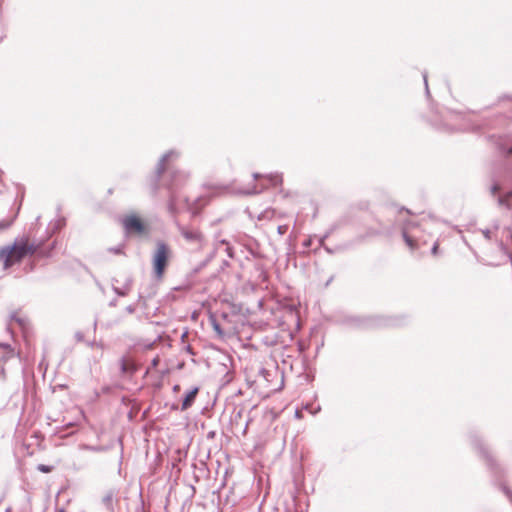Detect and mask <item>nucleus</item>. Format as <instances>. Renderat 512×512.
Returning a JSON list of instances; mask_svg holds the SVG:
<instances>
[{
  "mask_svg": "<svg viewBox=\"0 0 512 512\" xmlns=\"http://www.w3.org/2000/svg\"><path fill=\"white\" fill-rule=\"evenodd\" d=\"M129 369H130V372H132V370H134L135 367L130 363Z\"/></svg>",
  "mask_w": 512,
  "mask_h": 512,
  "instance_id": "obj_23",
  "label": "nucleus"
},
{
  "mask_svg": "<svg viewBox=\"0 0 512 512\" xmlns=\"http://www.w3.org/2000/svg\"><path fill=\"white\" fill-rule=\"evenodd\" d=\"M501 228V221L497 220L494 222L493 227L483 229L482 234L487 240H495L498 244V249L501 254V258L504 262L511 260V256L507 250L505 241L512 239V226H504Z\"/></svg>",
  "mask_w": 512,
  "mask_h": 512,
  "instance_id": "obj_3",
  "label": "nucleus"
},
{
  "mask_svg": "<svg viewBox=\"0 0 512 512\" xmlns=\"http://www.w3.org/2000/svg\"><path fill=\"white\" fill-rule=\"evenodd\" d=\"M266 187H267L266 185L261 184L260 188H257V186H253L252 189L243 190L242 193H244V194H256V193H260Z\"/></svg>",
  "mask_w": 512,
  "mask_h": 512,
  "instance_id": "obj_15",
  "label": "nucleus"
},
{
  "mask_svg": "<svg viewBox=\"0 0 512 512\" xmlns=\"http://www.w3.org/2000/svg\"><path fill=\"white\" fill-rule=\"evenodd\" d=\"M178 231L187 243L201 248L205 243V237L199 228L176 223Z\"/></svg>",
  "mask_w": 512,
  "mask_h": 512,
  "instance_id": "obj_6",
  "label": "nucleus"
},
{
  "mask_svg": "<svg viewBox=\"0 0 512 512\" xmlns=\"http://www.w3.org/2000/svg\"><path fill=\"white\" fill-rule=\"evenodd\" d=\"M439 244L438 242H435L432 247V254L436 255L438 251Z\"/></svg>",
  "mask_w": 512,
  "mask_h": 512,
  "instance_id": "obj_20",
  "label": "nucleus"
},
{
  "mask_svg": "<svg viewBox=\"0 0 512 512\" xmlns=\"http://www.w3.org/2000/svg\"><path fill=\"white\" fill-rule=\"evenodd\" d=\"M172 256L171 247L164 241H157L151 256L152 274L156 281H162Z\"/></svg>",
  "mask_w": 512,
  "mask_h": 512,
  "instance_id": "obj_2",
  "label": "nucleus"
},
{
  "mask_svg": "<svg viewBox=\"0 0 512 512\" xmlns=\"http://www.w3.org/2000/svg\"><path fill=\"white\" fill-rule=\"evenodd\" d=\"M12 224V220L0 222V229H6Z\"/></svg>",
  "mask_w": 512,
  "mask_h": 512,
  "instance_id": "obj_17",
  "label": "nucleus"
},
{
  "mask_svg": "<svg viewBox=\"0 0 512 512\" xmlns=\"http://www.w3.org/2000/svg\"><path fill=\"white\" fill-rule=\"evenodd\" d=\"M198 391H199V388L194 387L190 391L187 392V394L185 395V397L183 399L182 405H181V409L183 411L187 410L188 408H190L193 405V403L196 399V396L198 394Z\"/></svg>",
  "mask_w": 512,
  "mask_h": 512,
  "instance_id": "obj_12",
  "label": "nucleus"
},
{
  "mask_svg": "<svg viewBox=\"0 0 512 512\" xmlns=\"http://www.w3.org/2000/svg\"><path fill=\"white\" fill-rule=\"evenodd\" d=\"M151 233V226L135 214H130V234L140 237H148Z\"/></svg>",
  "mask_w": 512,
  "mask_h": 512,
  "instance_id": "obj_7",
  "label": "nucleus"
},
{
  "mask_svg": "<svg viewBox=\"0 0 512 512\" xmlns=\"http://www.w3.org/2000/svg\"><path fill=\"white\" fill-rule=\"evenodd\" d=\"M256 381L268 391L276 392L284 385L283 372L276 363H267L266 366L259 368Z\"/></svg>",
  "mask_w": 512,
  "mask_h": 512,
  "instance_id": "obj_4",
  "label": "nucleus"
},
{
  "mask_svg": "<svg viewBox=\"0 0 512 512\" xmlns=\"http://www.w3.org/2000/svg\"><path fill=\"white\" fill-rule=\"evenodd\" d=\"M490 141L495 145L500 154H512V138L509 136H492Z\"/></svg>",
  "mask_w": 512,
  "mask_h": 512,
  "instance_id": "obj_8",
  "label": "nucleus"
},
{
  "mask_svg": "<svg viewBox=\"0 0 512 512\" xmlns=\"http://www.w3.org/2000/svg\"><path fill=\"white\" fill-rule=\"evenodd\" d=\"M498 204L501 207H505L507 210L511 211L509 217L512 220V191L508 192L504 196H500L498 198Z\"/></svg>",
  "mask_w": 512,
  "mask_h": 512,
  "instance_id": "obj_13",
  "label": "nucleus"
},
{
  "mask_svg": "<svg viewBox=\"0 0 512 512\" xmlns=\"http://www.w3.org/2000/svg\"><path fill=\"white\" fill-rule=\"evenodd\" d=\"M177 158L178 153H176L175 151H169L168 153L162 156L156 169V173L160 178L163 177L165 174L169 175V177L171 178V183L169 184V186L171 188L177 187L188 177V175L184 172L174 171L171 169L170 162Z\"/></svg>",
  "mask_w": 512,
  "mask_h": 512,
  "instance_id": "obj_5",
  "label": "nucleus"
},
{
  "mask_svg": "<svg viewBox=\"0 0 512 512\" xmlns=\"http://www.w3.org/2000/svg\"><path fill=\"white\" fill-rule=\"evenodd\" d=\"M498 190H499V186H498V185H496V184H494V185L491 187V193H492L493 195H495V194H496V192H497Z\"/></svg>",
  "mask_w": 512,
  "mask_h": 512,
  "instance_id": "obj_22",
  "label": "nucleus"
},
{
  "mask_svg": "<svg viewBox=\"0 0 512 512\" xmlns=\"http://www.w3.org/2000/svg\"><path fill=\"white\" fill-rule=\"evenodd\" d=\"M278 230H279V233H282V227L281 226L278 228Z\"/></svg>",
  "mask_w": 512,
  "mask_h": 512,
  "instance_id": "obj_26",
  "label": "nucleus"
},
{
  "mask_svg": "<svg viewBox=\"0 0 512 512\" xmlns=\"http://www.w3.org/2000/svg\"><path fill=\"white\" fill-rule=\"evenodd\" d=\"M253 178L255 180H257V179H264L271 186H278V185L282 184V176L280 174L262 175V174H259V173H254L253 174Z\"/></svg>",
  "mask_w": 512,
  "mask_h": 512,
  "instance_id": "obj_11",
  "label": "nucleus"
},
{
  "mask_svg": "<svg viewBox=\"0 0 512 512\" xmlns=\"http://www.w3.org/2000/svg\"><path fill=\"white\" fill-rule=\"evenodd\" d=\"M122 224L126 230H128V217L122 219Z\"/></svg>",
  "mask_w": 512,
  "mask_h": 512,
  "instance_id": "obj_21",
  "label": "nucleus"
},
{
  "mask_svg": "<svg viewBox=\"0 0 512 512\" xmlns=\"http://www.w3.org/2000/svg\"><path fill=\"white\" fill-rule=\"evenodd\" d=\"M59 512H64V510H60Z\"/></svg>",
  "mask_w": 512,
  "mask_h": 512,
  "instance_id": "obj_27",
  "label": "nucleus"
},
{
  "mask_svg": "<svg viewBox=\"0 0 512 512\" xmlns=\"http://www.w3.org/2000/svg\"><path fill=\"white\" fill-rule=\"evenodd\" d=\"M168 208L172 214L178 213V211L180 210V207L178 206L176 196H171L169 203H168Z\"/></svg>",
  "mask_w": 512,
  "mask_h": 512,
  "instance_id": "obj_14",
  "label": "nucleus"
},
{
  "mask_svg": "<svg viewBox=\"0 0 512 512\" xmlns=\"http://www.w3.org/2000/svg\"><path fill=\"white\" fill-rule=\"evenodd\" d=\"M37 255L49 256V251L42 248L41 243H35L28 236L16 240L12 245L0 249V261L5 269L20 263L25 257Z\"/></svg>",
  "mask_w": 512,
  "mask_h": 512,
  "instance_id": "obj_1",
  "label": "nucleus"
},
{
  "mask_svg": "<svg viewBox=\"0 0 512 512\" xmlns=\"http://www.w3.org/2000/svg\"><path fill=\"white\" fill-rule=\"evenodd\" d=\"M413 227H414V223L411 221L404 223L403 228H402V236H403L405 243L411 249H416L418 247L417 239L414 234H411Z\"/></svg>",
  "mask_w": 512,
  "mask_h": 512,
  "instance_id": "obj_9",
  "label": "nucleus"
},
{
  "mask_svg": "<svg viewBox=\"0 0 512 512\" xmlns=\"http://www.w3.org/2000/svg\"><path fill=\"white\" fill-rule=\"evenodd\" d=\"M212 325H213V328L214 330L219 333V334H222V330L220 328V325L216 322V320H213L212 321Z\"/></svg>",
  "mask_w": 512,
  "mask_h": 512,
  "instance_id": "obj_18",
  "label": "nucleus"
},
{
  "mask_svg": "<svg viewBox=\"0 0 512 512\" xmlns=\"http://www.w3.org/2000/svg\"><path fill=\"white\" fill-rule=\"evenodd\" d=\"M185 208L189 210L192 214L198 213L199 209L203 207L207 201L200 197L193 198L190 200L189 198H185Z\"/></svg>",
  "mask_w": 512,
  "mask_h": 512,
  "instance_id": "obj_10",
  "label": "nucleus"
},
{
  "mask_svg": "<svg viewBox=\"0 0 512 512\" xmlns=\"http://www.w3.org/2000/svg\"><path fill=\"white\" fill-rule=\"evenodd\" d=\"M500 263H501V261H499V262H491L492 265H498Z\"/></svg>",
  "mask_w": 512,
  "mask_h": 512,
  "instance_id": "obj_24",
  "label": "nucleus"
},
{
  "mask_svg": "<svg viewBox=\"0 0 512 512\" xmlns=\"http://www.w3.org/2000/svg\"><path fill=\"white\" fill-rule=\"evenodd\" d=\"M38 470L43 472V473H50L53 470V467L52 466H47V465H44V464H40V465H38Z\"/></svg>",
  "mask_w": 512,
  "mask_h": 512,
  "instance_id": "obj_16",
  "label": "nucleus"
},
{
  "mask_svg": "<svg viewBox=\"0 0 512 512\" xmlns=\"http://www.w3.org/2000/svg\"><path fill=\"white\" fill-rule=\"evenodd\" d=\"M423 79H424V84H425V88H426V93L429 94V88H428V81H427V74L426 73L423 74Z\"/></svg>",
  "mask_w": 512,
  "mask_h": 512,
  "instance_id": "obj_19",
  "label": "nucleus"
},
{
  "mask_svg": "<svg viewBox=\"0 0 512 512\" xmlns=\"http://www.w3.org/2000/svg\"><path fill=\"white\" fill-rule=\"evenodd\" d=\"M179 389V386L178 385H175L174 386V390L177 391Z\"/></svg>",
  "mask_w": 512,
  "mask_h": 512,
  "instance_id": "obj_25",
  "label": "nucleus"
}]
</instances>
